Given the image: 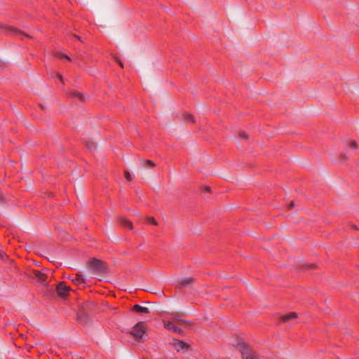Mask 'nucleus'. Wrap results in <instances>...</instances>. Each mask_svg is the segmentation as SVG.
Masks as SVG:
<instances>
[{
  "label": "nucleus",
  "instance_id": "bb28decb",
  "mask_svg": "<svg viewBox=\"0 0 359 359\" xmlns=\"http://www.w3.org/2000/svg\"><path fill=\"white\" fill-rule=\"evenodd\" d=\"M75 37H76L79 40H81V38L79 36L75 35Z\"/></svg>",
  "mask_w": 359,
  "mask_h": 359
},
{
  "label": "nucleus",
  "instance_id": "39448f33",
  "mask_svg": "<svg viewBox=\"0 0 359 359\" xmlns=\"http://www.w3.org/2000/svg\"><path fill=\"white\" fill-rule=\"evenodd\" d=\"M56 290L59 296L65 297L68 294L69 287L62 282L57 285Z\"/></svg>",
  "mask_w": 359,
  "mask_h": 359
},
{
  "label": "nucleus",
  "instance_id": "a878e982",
  "mask_svg": "<svg viewBox=\"0 0 359 359\" xmlns=\"http://www.w3.org/2000/svg\"><path fill=\"white\" fill-rule=\"evenodd\" d=\"M205 190H206V191H210V187H207L205 188Z\"/></svg>",
  "mask_w": 359,
  "mask_h": 359
},
{
  "label": "nucleus",
  "instance_id": "dca6fc26",
  "mask_svg": "<svg viewBox=\"0 0 359 359\" xmlns=\"http://www.w3.org/2000/svg\"><path fill=\"white\" fill-rule=\"evenodd\" d=\"M148 222L154 224V225H157V222L155 220V219L154 217H149L148 218Z\"/></svg>",
  "mask_w": 359,
  "mask_h": 359
},
{
  "label": "nucleus",
  "instance_id": "423d86ee",
  "mask_svg": "<svg viewBox=\"0 0 359 359\" xmlns=\"http://www.w3.org/2000/svg\"><path fill=\"white\" fill-rule=\"evenodd\" d=\"M33 278H35L38 282L41 284L46 285V279L47 278V276L45 273H43L39 271H34Z\"/></svg>",
  "mask_w": 359,
  "mask_h": 359
},
{
  "label": "nucleus",
  "instance_id": "6e6552de",
  "mask_svg": "<svg viewBox=\"0 0 359 359\" xmlns=\"http://www.w3.org/2000/svg\"><path fill=\"white\" fill-rule=\"evenodd\" d=\"M71 280L77 285L85 284V278L83 275L77 273L74 278H71Z\"/></svg>",
  "mask_w": 359,
  "mask_h": 359
},
{
  "label": "nucleus",
  "instance_id": "9d476101",
  "mask_svg": "<svg viewBox=\"0 0 359 359\" xmlns=\"http://www.w3.org/2000/svg\"><path fill=\"white\" fill-rule=\"evenodd\" d=\"M194 281V279L191 277H187L184 279H182L180 282V285L182 287H187L190 285Z\"/></svg>",
  "mask_w": 359,
  "mask_h": 359
},
{
  "label": "nucleus",
  "instance_id": "b1692460",
  "mask_svg": "<svg viewBox=\"0 0 359 359\" xmlns=\"http://www.w3.org/2000/svg\"><path fill=\"white\" fill-rule=\"evenodd\" d=\"M57 77L62 81V76L60 74H57Z\"/></svg>",
  "mask_w": 359,
  "mask_h": 359
},
{
  "label": "nucleus",
  "instance_id": "f8f14e48",
  "mask_svg": "<svg viewBox=\"0 0 359 359\" xmlns=\"http://www.w3.org/2000/svg\"><path fill=\"white\" fill-rule=\"evenodd\" d=\"M10 30H11V32L12 33H13V34H15L16 36H22V35H23V36H27V37H30L28 34H25L22 31L18 30V29H17L15 28H11Z\"/></svg>",
  "mask_w": 359,
  "mask_h": 359
},
{
  "label": "nucleus",
  "instance_id": "2eb2a0df",
  "mask_svg": "<svg viewBox=\"0 0 359 359\" xmlns=\"http://www.w3.org/2000/svg\"><path fill=\"white\" fill-rule=\"evenodd\" d=\"M124 176L128 180V181H131L132 180V177L130 174V172L128 171V170H125L124 171Z\"/></svg>",
  "mask_w": 359,
  "mask_h": 359
},
{
  "label": "nucleus",
  "instance_id": "a211bd4d",
  "mask_svg": "<svg viewBox=\"0 0 359 359\" xmlns=\"http://www.w3.org/2000/svg\"><path fill=\"white\" fill-rule=\"evenodd\" d=\"M75 95H76L78 97V98H79V100H81V101L84 100V97H83V95L82 94H81V93H76Z\"/></svg>",
  "mask_w": 359,
  "mask_h": 359
},
{
  "label": "nucleus",
  "instance_id": "393cba45",
  "mask_svg": "<svg viewBox=\"0 0 359 359\" xmlns=\"http://www.w3.org/2000/svg\"><path fill=\"white\" fill-rule=\"evenodd\" d=\"M87 147H89V148H93V144H87Z\"/></svg>",
  "mask_w": 359,
  "mask_h": 359
},
{
  "label": "nucleus",
  "instance_id": "aec40b11",
  "mask_svg": "<svg viewBox=\"0 0 359 359\" xmlns=\"http://www.w3.org/2000/svg\"><path fill=\"white\" fill-rule=\"evenodd\" d=\"M116 61L118 63L121 67L123 68V64L118 59L116 58Z\"/></svg>",
  "mask_w": 359,
  "mask_h": 359
},
{
  "label": "nucleus",
  "instance_id": "f257e3e1",
  "mask_svg": "<svg viewBox=\"0 0 359 359\" xmlns=\"http://www.w3.org/2000/svg\"><path fill=\"white\" fill-rule=\"evenodd\" d=\"M90 267L95 275L100 276L105 272L107 265L98 259H93L91 261Z\"/></svg>",
  "mask_w": 359,
  "mask_h": 359
},
{
  "label": "nucleus",
  "instance_id": "7ed1b4c3",
  "mask_svg": "<svg viewBox=\"0 0 359 359\" xmlns=\"http://www.w3.org/2000/svg\"><path fill=\"white\" fill-rule=\"evenodd\" d=\"M243 359H253V354L251 350L241 342L237 344Z\"/></svg>",
  "mask_w": 359,
  "mask_h": 359
},
{
  "label": "nucleus",
  "instance_id": "412c9836",
  "mask_svg": "<svg viewBox=\"0 0 359 359\" xmlns=\"http://www.w3.org/2000/svg\"><path fill=\"white\" fill-rule=\"evenodd\" d=\"M240 135L242 138H247V135L244 132H241Z\"/></svg>",
  "mask_w": 359,
  "mask_h": 359
},
{
  "label": "nucleus",
  "instance_id": "f03ea898",
  "mask_svg": "<svg viewBox=\"0 0 359 359\" xmlns=\"http://www.w3.org/2000/svg\"><path fill=\"white\" fill-rule=\"evenodd\" d=\"M145 332V328L143 323H137L133 330L130 332L137 339H142Z\"/></svg>",
  "mask_w": 359,
  "mask_h": 359
},
{
  "label": "nucleus",
  "instance_id": "ddd939ff",
  "mask_svg": "<svg viewBox=\"0 0 359 359\" xmlns=\"http://www.w3.org/2000/svg\"><path fill=\"white\" fill-rule=\"evenodd\" d=\"M155 165V163L150 160L142 161V167L143 168H146L147 166L154 167Z\"/></svg>",
  "mask_w": 359,
  "mask_h": 359
},
{
  "label": "nucleus",
  "instance_id": "5701e85b",
  "mask_svg": "<svg viewBox=\"0 0 359 359\" xmlns=\"http://www.w3.org/2000/svg\"><path fill=\"white\" fill-rule=\"evenodd\" d=\"M294 202H291V203H290L289 208H293V207H294Z\"/></svg>",
  "mask_w": 359,
  "mask_h": 359
},
{
  "label": "nucleus",
  "instance_id": "f3484780",
  "mask_svg": "<svg viewBox=\"0 0 359 359\" xmlns=\"http://www.w3.org/2000/svg\"><path fill=\"white\" fill-rule=\"evenodd\" d=\"M351 147L353 149H355L357 148V143L355 141H352L351 142Z\"/></svg>",
  "mask_w": 359,
  "mask_h": 359
},
{
  "label": "nucleus",
  "instance_id": "4be33fe9",
  "mask_svg": "<svg viewBox=\"0 0 359 359\" xmlns=\"http://www.w3.org/2000/svg\"><path fill=\"white\" fill-rule=\"evenodd\" d=\"M188 119L190 120L192 122H194V117L191 116V115H188Z\"/></svg>",
  "mask_w": 359,
  "mask_h": 359
},
{
  "label": "nucleus",
  "instance_id": "9b49d317",
  "mask_svg": "<svg viewBox=\"0 0 359 359\" xmlns=\"http://www.w3.org/2000/svg\"><path fill=\"white\" fill-rule=\"evenodd\" d=\"M297 317V313L295 312H293V313H289L287 315L283 316L282 317V321L285 323L291 319L296 318Z\"/></svg>",
  "mask_w": 359,
  "mask_h": 359
},
{
  "label": "nucleus",
  "instance_id": "20e7f679",
  "mask_svg": "<svg viewBox=\"0 0 359 359\" xmlns=\"http://www.w3.org/2000/svg\"><path fill=\"white\" fill-rule=\"evenodd\" d=\"M164 327L172 332L180 334L182 332V330L180 327L175 325L171 321H164L163 322Z\"/></svg>",
  "mask_w": 359,
  "mask_h": 359
},
{
  "label": "nucleus",
  "instance_id": "6ab92c4d",
  "mask_svg": "<svg viewBox=\"0 0 359 359\" xmlns=\"http://www.w3.org/2000/svg\"><path fill=\"white\" fill-rule=\"evenodd\" d=\"M60 57L66 58L67 60H69V61L71 60V58H70L68 55H65V54L60 53Z\"/></svg>",
  "mask_w": 359,
  "mask_h": 359
},
{
  "label": "nucleus",
  "instance_id": "4468645a",
  "mask_svg": "<svg viewBox=\"0 0 359 359\" xmlns=\"http://www.w3.org/2000/svg\"><path fill=\"white\" fill-rule=\"evenodd\" d=\"M121 222L123 224H124L126 226H128L130 229L133 228V224L130 221L128 220L127 219H122Z\"/></svg>",
  "mask_w": 359,
  "mask_h": 359
},
{
  "label": "nucleus",
  "instance_id": "0eeeda50",
  "mask_svg": "<svg viewBox=\"0 0 359 359\" xmlns=\"http://www.w3.org/2000/svg\"><path fill=\"white\" fill-rule=\"evenodd\" d=\"M173 345L177 351H186L188 348L187 344L180 340H175Z\"/></svg>",
  "mask_w": 359,
  "mask_h": 359
},
{
  "label": "nucleus",
  "instance_id": "1a4fd4ad",
  "mask_svg": "<svg viewBox=\"0 0 359 359\" xmlns=\"http://www.w3.org/2000/svg\"><path fill=\"white\" fill-rule=\"evenodd\" d=\"M133 310L135 311L142 313H148L150 312V311L148 308L141 306L140 305H138V304L134 305Z\"/></svg>",
  "mask_w": 359,
  "mask_h": 359
},
{
  "label": "nucleus",
  "instance_id": "cd10ccee",
  "mask_svg": "<svg viewBox=\"0 0 359 359\" xmlns=\"http://www.w3.org/2000/svg\"><path fill=\"white\" fill-rule=\"evenodd\" d=\"M1 255V254L0 253V256Z\"/></svg>",
  "mask_w": 359,
  "mask_h": 359
}]
</instances>
